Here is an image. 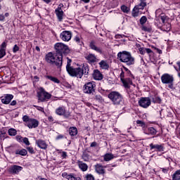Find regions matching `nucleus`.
Masks as SVG:
<instances>
[{"label": "nucleus", "mask_w": 180, "mask_h": 180, "mask_svg": "<svg viewBox=\"0 0 180 180\" xmlns=\"http://www.w3.org/2000/svg\"><path fill=\"white\" fill-rule=\"evenodd\" d=\"M108 98L111 101L112 105H115V106L124 105V98H123V96L118 91H111L108 95Z\"/></svg>", "instance_id": "obj_1"}, {"label": "nucleus", "mask_w": 180, "mask_h": 180, "mask_svg": "<svg viewBox=\"0 0 180 180\" xmlns=\"http://www.w3.org/2000/svg\"><path fill=\"white\" fill-rule=\"evenodd\" d=\"M45 60L46 63L51 64V65H56L57 68H60L61 70V67H63V56H57L54 57L53 53L49 52L45 56Z\"/></svg>", "instance_id": "obj_2"}, {"label": "nucleus", "mask_w": 180, "mask_h": 180, "mask_svg": "<svg viewBox=\"0 0 180 180\" xmlns=\"http://www.w3.org/2000/svg\"><path fill=\"white\" fill-rule=\"evenodd\" d=\"M117 58L121 63H124L127 65H134V58L131 56V53L126 51L119 52Z\"/></svg>", "instance_id": "obj_3"}, {"label": "nucleus", "mask_w": 180, "mask_h": 180, "mask_svg": "<svg viewBox=\"0 0 180 180\" xmlns=\"http://www.w3.org/2000/svg\"><path fill=\"white\" fill-rule=\"evenodd\" d=\"M54 48L56 53L58 54V57H62V61L63 54H64V56H66V54H68L70 53V49L68 48V46L61 42L56 43L54 46Z\"/></svg>", "instance_id": "obj_4"}, {"label": "nucleus", "mask_w": 180, "mask_h": 180, "mask_svg": "<svg viewBox=\"0 0 180 180\" xmlns=\"http://www.w3.org/2000/svg\"><path fill=\"white\" fill-rule=\"evenodd\" d=\"M37 98L38 102H47L49 99L51 98V94L44 89L43 87H39L37 91Z\"/></svg>", "instance_id": "obj_5"}, {"label": "nucleus", "mask_w": 180, "mask_h": 180, "mask_svg": "<svg viewBox=\"0 0 180 180\" xmlns=\"http://www.w3.org/2000/svg\"><path fill=\"white\" fill-rule=\"evenodd\" d=\"M161 81L162 84L168 85L169 89H174V75L165 73L161 76Z\"/></svg>", "instance_id": "obj_6"}, {"label": "nucleus", "mask_w": 180, "mask_h": 180, "mask_svg": "<svg viewBox=\"0 0 180 180\" xmlns=\"http://www.w3.org/2000/svg\"><path fill=\"white\" fill-rule=\"evenodd\" d=\"M75 72L73 73L72 77H76V78H82L84 75H88L89 74V66L86 64L83 65L82 68H76Z\"/></svg>", "instance_id": "obj_7"}, {"label": "nucleus", "mask_w": 180, "mask_h": 180, "mask_svg": "<svg viewBox=\"0 0 180 180\" xmlns=\"http://www.w3.org/2000/svg\"><path fill=\"white\" fill-rule=\"evenodd\" d=\"M96 89V84L94 82H87L83 86V92L84 94H88L89 95H94Z\"/></svg>", "instance_id": "obj_8"}, {"label": "nucleus", "mask_w": 180, "mask_h": 180, "mask_svg": "<svg viewBox=\"0 0 180 180\" xmlns=\"http://www.w3.org/2000/svg\"><path fill=\"white\" fill-rule=\"evenodd\" d=\"M146 6H147V3H140L139 5L135 6V7L134 8L133 11H132V16L134 18H137V16H139L140 11L139 10H143L144 9V8H146Z\"/></svg>", "instance_id": "obj_9"}, {"label": "nucleus", "mask_w": 180, "mask_h": 180, "mask_svg": "<svg viewBox=\"0 0 180 180\" xmlns=\"http://www.w3.org/2000/svg\"><path fill=\"white\" fill-rule=\"evenodd\" d=\"M67 65H66V71L70 75V77H72L74 75V72L76 71H78L79 69H77V68H74V67L71 66V63H72V60L70 59L69 58H67Z\"/></svg>", "instance_id": "obj_10"}, {"label": "nucleus", "mask_w": 180, "mask_h": 180, "mask_svg": "<svg viewBox=\"0 0 180 180\" xmlns=\"http://www.w3.org/2000/svg\"><path fill=\"white\" fill-rule=\"evenodd\" d=\"M139 105L141 108H144L147 109L150 105H151V99L148 97H141V99L139 101Z\"/></svg>", "instance_id": "obj_11"}, {"label": "nucleus", "mask_w": 180, "mask_h": 180, "mask_svg": "<svg viewBox=\"0 0 180 180\" xmlns=\"http://www.w3.org/2000/svg\"><path fill=\"white\" fill-rule=\"evenodd\" d=\"M60 37L63 41H70L72 37V32L71 31H63L60 34Z\"/></svg>", "instance_id": "obj_12"}, {"label": "nucleus", "mask_w": 180, "mask_h": 180, "mask_svg": "<svg viewBox=\"0 0 180 180\" xmlns=\"http://www.w3.org/2000/svg\"><path fill=\"white\" fill-rule=\"evenodd\" d=\"M56 113L58 116H64V117H69L71 116L70 112L65 113V107L60 106L56 110Z\"/></svg>", "instance_id": "obj_13"}, {"label": "nucleus", "mask_w": 180, "mask_h": 180, "mask_svg": "<svg viewBox=\"0 0 180 180\" xmlns=\"http://www.w3.org/2000/svg\"><path fill=\"white\" fill-rule=\"evenodd\" d=\"M22 169H23V167H22V166L13 165L8 169V172L12 175H16L20 171H22Z\"/></svg>", "instance_id": "obj_14"}, {"label": "nucleus", "mask_w": 180, "mask_h": 180, "mask_svg": "<svg viewBox=\"0 0 180 180\" xmlns=\"http://www.w3.org/2000/svg\"><path fill=\"white\" fill-rule=\"evenodd\" d=\"M12 99H13V95L4 94V96H1V103H4V105H9Z\"/></svg>", "instance_id": "obj_15"}, {"label": "nucleus", "mask_w": 180, "mask_h": 180, "mask_svg": "<svg viewBox=\"0 0 180 180\" xmlns=\"http://www.w3.org/2000/svg\"><path fill=\"white\" fill-rule=\"evenodd\" d=\"M26 126L30 129H36V127H39V121L36 119L31 118Z\"/></svg>", "instance_id": "obj_16"}, {"label": "nucleus", "mask_w": 180, "mask_h": 180, "mask_svg": "<svg viewBox=\"0 0 180 180\" xmlns=\"http://www.w3.org/2000/svg\"><path fill=\"white\" fill-rule=\"evenodd\" d=\"M55 13L58 18V22H63V16H64V11H63L61 7H58L55 10Z\"/></svg>", "instance_id": "obj_17"}, {"label": "nucleus", "mask_w": 180, "mask_h": 180, "mask_svg": "<svg viewBox=\"0 0 180 180\" xmlns=\"http://www.w3.org/2000/svg\"><path fill=\"white\" fill-rule=\"evenodd\" d=\"M150 150H155V151H158L159 153H161L164 151V145L163 144H156L153 145V143H150L149 145Z\"/></svg>", "instance_id": "obj_18"}, {"label": "nucleus", "mask_w": 180, "mask_h": 180, "mask_svg": "<svg viewBox=\"0 0 180 180\" xmlns=\"http://www.w3.org/2000/svg\"><path fill=\"white\" fill-rule=\"evenodd\" d=\"M84 58H86V60H87V61H88V63H89V64H94V63H96V56H95L92 53L86 54L84 56Z\"/></svg>", "instance_id": "obj_19"}, {"label": "nucleus", "mask_w": 180, "mask_h": 180, "mask_svg": "<svg viewBox=\"0 0 180 180\" xmlns=\"http://www.w3.org/2000/svg\"><path fill=\"white\" fill-rule=\"evenodd\" d=\"M35 143L39 148H41L42 150L47 149V143H46V141H43L42 139L36 140Z\"/></svg>", "instance_id": "obj_20"}, {"label": "nucleus", "mask_w": 180, "mask_h": 180, "mask_svg": "<svg viewBox=\"0 0 180 180\" xmlns=\"http://www.w3.org/2000/svg\"><path fill=\"white\" fill-rule=\"evenodd\" d=\"M93 77L94 79H96L97 81H101V79H103V75L98 70H94Z\"/></svg>", "instance_id": "obj_21"}, {"label": "nucleus", "mask_w": 180, "mask_h": 180, "mask_svg": "<svg viewBox=\"0 0 180 180\" xmlns=\"http://www.w3.org/2000/svg\"><path fill=\"white\" fill-rule=\"evenodd\" d=\"M122 83L123 84V86L125 88H130V85H133V81H131V79L130 78H126L122 80H121Z\"/></svg>", "instance_id": "obj_22"}, {"label": "nucleus", "mask_w": 180, "mask_h": 180, "mask_svg": "<svg viewBox=\"0 0 180 180\" xmlns=\"http://www.w3.org/2000/svg\"><path fill=\"white\" fill-rule=\"evenodd\" d=\"M77 165L79 168V169H81V171H82L83 172H85V171L88 170V165H86V163H84L82 161H77Z\"/></svg>", "instance_id": "obj_23"}, {"label": "nucleus", "mask_w": 180, "mask_h": 180, "mask_svg": "<svg viewBox=\"0 0 180 180\" xmlns=\"http://www.w3.org/2000/svg\"><path fill=\"white\" fill-rule=\"evenodd\" d=\"M95 168L97 174H99L101 175H103V174H105V169H103V166L101 165H96Z\"/></svg>", "instance_id": "obj_24"}, {"label": "nucleus", "mask_w": 180, "mask_h": 180, "mask_svg": "<svg viewBox=\"0 0 180 180\" xmlns=\"http://www.w3.org/2000/svg\"><path fill=\"white\" fill-rule=\"evenodd\" d=\"M90 48L91 50H94L97 53H100V54H102V49L98 46H96L95 43L94 41H91L90 43Z\"/></svg>", "instance_id": "obj_25"}, {"label": "nucleus", "mask_w": 180, "mask_h": 180, "mask_svg": "<svg viewBox=\"0 0 180 180\" xmlns=\"http://www.w3.org/2000/svg\"><path fill=\"white\" fill-rule=\"evenodd\" d=\"M98 64L102 70H109V63H108V61L101 60Z\"/></svg>", "instance_id": "obj_26"}, {"label": "nucleus", "mask_w": 180, "mask_h": 180, "mask_svg": "<svg viewBox=\"0 0 180 180\" xmlns=\"http://www.w3.org/2000/svg\"><path fill=\"white\" fill-rule=\"evenodd\" d=\"M69 134L70 136H77L78 134V129L75 127H71L69 128Z\"/></svg>", "instance_id": "obj_27"}, {"label": "nucleus", "mask_w": 180, "mask_h": 180, "mask_svg": "<svg viewBox=\"0 0 180 180\" xmlns=\"http://www.w3.org/2000/svg\"><path fill=\"white\" fill-rule=\"evenodd\" d=\"M172 180H180V169L176 170L172 175Z\"/></svg>", "instance_id": "obj_28"}, {"label": "nucleus", "mask_w": 180, "mask_h": 180, "mask_svg": "<svg viewBox=\"0 0 180 180\" xmlns=\"http://www.w3.org/2000/svg\"><path fill=\"white\" fill-rule=\"evenodd\" d=\"M146 134H150V136H155L157 134V129L154 127L148 128V133Z\"/></svg>", "instance_id": "obj_29"}, {"label": "nucleus", "mask_w": 180, "mask_h": 180, "mask_svg": "<svg viewBox=\"0 0 180 180\" xmlns=\"http://www.w3.org/2000/svg\"><path fill=\"white\" fill-rule=\"evenodd\" d=\"M15 154L16 155H27V150H26V149L17 150H15Z\"/></svg>", "instance_id": "obj_30"}, {"label": "nucleus", "mask_w": 180, "mask_h": 180, "mask_svg": "<svg viewBox=\"0 0 180 180\" xmlns=\"http://www.w3.org/2000/svg\"><path fill=\"white\" fill-rule=\"evenodd\" d=\"M115 158V156L112 153H106L104 155V161H110V160H113Z\"/></svg>", "instance_id": "obj_31"}, {"label": "nucleus", "mask_w": 180, "mask_h": 180, "mask_svg": "<svg viewBox=\"0 0 180 180\" xmlns=\"http://www.w3.org/2000/svg\"><path fill=\"white\" fill-rule=\"evenodd\" d=\"M46 78L55 84H60V80L56 77L48 75L46 76Z\"/></svg>", "instance_id": "obj_32"}, {"label": "nucleus", "mask_w": 180, "mask_h": 180, "mask_svg": "<svg viewBox=\"0 0 180 180\" xmlns=\"http://www.w3.org/2000/svg\"><path fill=\"white\" fill-rule=\"evenodd\" d=\"M151 100L153 103H161L162 102L161 98L156 96H152Z\"/></svg>", "instance_id": "obj_33"}, {"label": "nucleus", "mask_w": 180, "mask_h": 180, "mask_svg": "<svg viewBox=\"0 0 180 180\" xmlns=\"http://www.w3.org/2000/svg\"><path fill=\"white\" fill-rule=\"evenodd\" d=\"M67 179L68 180H81V177H75L74 174H70L67 176Z\"/></svg>", "instance_id": "obj_34"}, {"label": "nucleus", "mask_w": 180, "mask_h": 180, "mask_svg": "<svg viewBox=\"0 0 180 180\" xmlns=\"http://www.w3.org/2000/svg\"><path fill=\"white\" fill-rule=\"evenodd\" d=\"M18 134V131L13 128H11L8 129V135L9 136H16Z\"/></svg>", "instance_id": "obj_35"}, {"label": "nucleus", "mask_w": 180, "mask_h": 180, "mask_svg": "<svg viewBox=\"0 0 180 180\" xmlns=\"http://www.w3.org/2000/svg\"><path fill=\"white\" fill-rule=\"evenodd\" d=\"M141 30L148 32V33H151V32H153V28H151V27H146L143 25L141 27Z\"/></svg>", "instance_id": "obj_36"}, {"label": "nucleus", "mask_w": 180, "mask_h": 180, "mask_svg": "<svg viewBox=\"0 0 180 180\" xmlns=\"http://www.w3.org/2000/svg\"><path fill=\"white\" fill-rule=\"evenodd\" d=\"M32 118H30L27 115H24L22 117V121L25 122V126H27V124L30 122V120Z\"/></svg>", "instance_id": "obj_37"}, {"label": "nucleus", "mask_w": 180, "mask_h": 180, "mask_svg": "<svg viewBox=\"0 0 180 180\" xmlns=\"http://www.w3.org/2000/svg\"><path fill=\"white\" fill-rule=\"evenodd\" d=\"M94 99L97 101V102H99L100 103H102L103 102V98L100 94H96L94 97Z\"/></svg>", "instance_id": "obj_38"}, {"label": "nucleus", "mask_w": 180, "mask_h": 180, "mask_svg": "<svg viewBox=\"0 0 180 180\" xmlns=\"http://www.w3.org/2000/svg\"><path fill=\"white\" fill-rule=\"evenodd\" d=\"M121 10L122 12H124V13H129L130 12V8L126 6H122Z\"/></svg>", "instance_id": "obj_39"}, {"label": "nucleus", "mask_w": 180, "mask_h": 180, "mask_svg": "<svg viewBox=\"0 0 180 180\" xmlns=\"http://www.w3.org/2000/svg\"><path fill=\"white\" fill-rule=\"evenodd\" d=\"M6 56V49H0V58H4Z\"/></svg>", "instance_id": "obj_40"}, {"label": "nucleus", "mask_w": 180, "mask_h": 180, "mask_svg": "<svg viewBox=\"0 0 180 180\" xmlns=\"http://www.w3.org/2000/svg\"><path fill=\"white\" fill-rule=\"evenodd\" d=\"M82 157L84 161H86V162L89 161V155H88V153H83Z\"/></svg>", "instance_id": "obj_41"}, {"label": "nucleus", "mask_w": 180, "mask_h": 180, "mask_svg": "<svg viewBox=\"0 0 180 180\" xmlns=\"http://www.w3.org/2000/svg\"><path fill=\"white\" fill-rule=\"evenodd\" d=\"M146 22H147V17L142 16L140 19V24L143 25Z\"/></svg>", "instance_id": "obj_42"}, {"label": "nucleus", "mask_w": 180, "mask_h": 180, "mask_svg": "<svg viewBox=\"0 0 180 180\" xmlns=\"http://www.w3.org/2000/svg\"><path fill=\"white\" fill-rule=\"evenodd\" d=\"M22 142L24 143V144H25L26 146H30V142L29 141V139L25 137L22 139Z\"/></svg>", "instance_id": "obj_43"}, {"label": "nucleus", "mask_w": 180, "mask_h": 180, "mask_svg": "<svg viewBox=\"0 0 180 180\" xmlns=\"http://www.w3.org/2000/svg\"><path fill=\"white\" fill-rule=\"evenodd\" d=\"M160 19H161L162 23H165V20H167V15H165V14H164V13H162L160 15Z\"/></svg>", "instance_id": "obj_44"}, {"label": "nucleus", "mask_w": 180, "mask_h": 180, "mask_svg": "<svg viewBox=\"0 0 180 180\" xmlns=\"http://www.w3.org/2000/svg\"><path fill=\"white\" fill-rule=\"evenodd\" d=\"M136 124H141V127H146V123L141 120H137Z\"/></svg>", "instance_id": "obj_45"}, {"label": "nucleus", "mask_w": 180, "mask_h": 180, "mask_svg": "<svg viewBox=\"0 0 180 180\" xmlns=\"http://www.w3.org/2000/svg\"><path fill=\"white\" fill-rule=\"evenodd\" d=\"M34 108H36L37 110H39V112H43L44 113V108L43 107H40L39 105H34Z\"/></svg>", "instance_id": "obj_46"}, {"label": "nucleus", "mask_w": 180, "mask_h": 180, "mask_svg": "<svg viewBox=\"0 0 180 180\" xmlns=\"http://www.w3.org/2000/svg\"><path fill=\"white\" fill-rule=\"evenodd\" d=\"M140 54H141L142 56H144V54H146V48H139V49Z\"/></svg>", "instance_id": "obj_47"}, {"label": "nucleus", "mask_w": 180, "mask_h": 180, "mask_svg": "<svg viewBox=\"0 0 180 180\" xmlns=\"http://www.w3.org/2000/svg\"><path fill=\"white\" fill-rule=\"evenodd\" d=\"M27 151L30 153V154H34V150L33 149L32 147H27Z\"/></svg>", "instance_id": "obj_48"}, {"label": "nucleus", "mask_w": 180, "mask_h": 180, "mask_svg": "<svg viewBox=\"0 0 180 180\" xmlns=\"http://www.w3.org/2000/svg\"><path fill=\"white\" fill-rule=\"evenodd\" d=\"M18 51H19V46H18V45L15 44L13 48V52L18 53Z\"/></svg>", "instance_id": "obj_49"}, {"label": "nucleus", "mask_w": 180, "mask_h": 180, "mask_svg": "<svg viewBox=\"0 0 180 180\" xmlns=\"http://www.w3.org/2000/svg\"><path fill=\"white\" fill-rule=\"evenodd\" d=\"M1 50H6V42L4 41L1 45Z\"/></svg>", "instance_id": "obj_50"}, {"label": "nucleus", "mask_w": 180, "mask_h": 180, "mask_svg": "<svg viewBox=\"0 0 180 180\" xmlns=\"http://www.w3.org/2000/svg\"><path fill=\"white\" fill-rule=\"evenodd\" d=\"M86 180H95V178L92 174H88L86 176Z\"/></svg>", "instance_id": "obj_51"}, {"label": "nucleus", "mask_w": 180, "mask_h": 180, "mask_svg": "<svg viewBox=\"0 0 180 180\" xmlns=\"http://www.w3.org/2000/svg\"><path fill=\"white\" fill-rule=\"evenodd\" d=\"M15 139L17 141H19V143H22V141H23V139H22V138L21 136H16Z\"/></svg>", "instance_id": "obj_52"}, {"label": "nucleus", "mask_w": 180, "mask_h": 180, "mask_svg": "<svg viewBox=\"0 0 180 180\" xmlns=\"http://www.w3.org/2000/svg\"><path fill=\"white\" fill-rule=\"evenodd\" d=\"M122 79H124V72L123 70H122V72L120 73V80L122 81Z\"/></svg>", "instance_id": "obj_53"}, {"label": "nucleus", "mask_w": 180, "mask_h": 180, "mask_svg": "<svg viewBox=\"0 0 180 180\" xmlns=\"http://www.w3.org/2000/svg\"><path fill=\"white\" fill-rule=\"evenodd\" d=\"M162 171L164 174H168V171H169V168H162Z\"/></svg>", "instance_id": "obj_54"}, {"label": "nucleus", "mask_w": 180, "mask_h": 180, "mask_svg": "<svg viewBox=\"0 0 180 180\" xmlns=\"http://www.w3.org/2000/svg\"><path fill=\"white\" fill-rule=\"evenodd\" d=\"M4 20H5V15L0 14V22H4Z\"/></svg>", "instance_id": "obj_55"}, {"label": "nucleus", "mask_w": 180, "mask_h": 180, "mask_svg": "<svg viewBox=\"0 0 180 180\" xmlns=\"http://www.w3.org/2000/svg\"><path fill=\"white\" fill-rule=\"evenodd\" d=\"M62 139H64V135L60 134L56 137V140H61Z\"/></svg>", "instance_id": "obj_56"}, {"label": "nucleus", "mask_w": 180, "mask_h": 180, "mask_svg": "<svg viewBox=\"0 0 180 180\" xmlns=\"http://www.w3.org/2000/svg\"><path fill=\"white\" fill-rule=\"evenodd\" d=\"M75 41L76 43H80L81 42V39L79 38V37H75Z\"/></svg>", "instance_id": "obj_57"}, {"label": "nucleus", "mask_w": 180, "mask_h": 180, "mask_svg": "<svg viewBox=\"0 0 180 180\" xmlns=\"http://www.w3.org/2000/svg\"><path fill=\"white\" fill-rule=\"evenodd\" d=\"M146 53H147L148 54H150V53H153V51L151 50V49L146 48Z\"/></svg>", "instance_id": "obj_58"}, {"label": "nucleus", "mask_w": 180, "mask_h": 180, "mask_svg": "<svg viewBox=\"0 0 180 180\" xmlns=\"http://www.w3.org/2000/svg\"><path fill=\"white\" fill-rule=\"evenodd\" d=\"M96 146H98V143L94 141L91 143L90 147H96Z\"/></svg>", "instance_id": "obj_59"}, {"label": "nucleus", "mask_w": 180, "mask_h": 180, "mask_svg": "<svg viewBox=\"0 0 180 180\" xmlns=\"http://www.w3.org/2000/svg\"><path fill=\"white\" fill-rule=\"evenodd\" d=\"M70 174H67V172H64L62 174V176H63V178H66L67 179V176H68Z\"/></svg>", "instance_id": "obj_60"}, {"label": "nucleus", "mask_w": 180, "mask_h": 180, "mask_svg": "<svg viewBox=\"0 0 180 180\" xmlns=\"http://www.w3.org/2000/svg\"><path fill=\"white\" fill-rule=\"evenodd\" d=\"M62 157L63 158H67V152H62Z\"/></svg>", "instance_id": "obj_61"}, {"label": "nucleus", "mask_w": 180, "mask_h": 180, "mask_svg": "<svg viewBox=\"0 0 180 180\" xmlns=\"http://www.w3.org/2000/svg\"><path fill=\"white\" fill-rule=\"evenodd\" d=\"M17 102L16 101H13L11 103V106H15L16 105Z\"/></svg>", "instance_id": "obj_62"}, {"label": "nucleus", "mask_w": 180, "mask_h": 180, "mask_svg": "<svg viewBox=\"0 0 180 180\" xmlns=\"http://www.w3.org/2000/svg\"><path fill=\"white\" fill-rule=\"evenodd\" d=\"M123 38V36L121 34H117L115 35V39H122Z\"/></svg>", "instance_id": "obj_63"}, {"label": "nucleus", "mask_w": 180, "mask_h": 180, "mask_svg": "<svg viewBox=\"0 0 180 180\" xmlns=\"http://www.w3.org/2000/svg\"><path fill=\"white\" fill-rule=\"evenodd\" d=\"M48 120H49V122H54V118H53V117L50 116L48 117Z\"/></svg>", "instance_id": "obj_64"}]
</instances>
